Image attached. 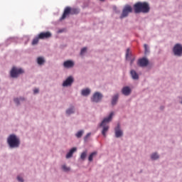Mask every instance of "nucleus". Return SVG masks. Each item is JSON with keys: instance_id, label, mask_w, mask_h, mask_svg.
Instances as JSON below:
<instances>
[{"instance_id": "1", "label": "nucleus", "mask_w": 182, "mask_h": 182, "mask_svg": "<svg viewBox=\"0 0 182 182\" xmlns=\"http://www.w3.org/2000/svg\"><path fill=\"white\" fill-rule=\"evenodd\" d=\"M134 14H149L150 12V5L144 1H139L134 4Z\"/></svg>"}, {"instance_id": "2", "label": "nucleus", "mask_w": 182, "mask_h": 182, "mask_svg": "<svg viewBox=\"0 0 182 182\" xmlns=\"http://www.w3.org/2000/svg\"><path fill=\"white\" fill-rule=\"evenodd\" d=\"M7 143L11 149H16L19 147L21 141L15 134H11L7 139Z\"/></svg>"}, {"instance_id": "3", "label": "nucleus", "mask_w": 182, "mask_h": 182, "mask_svg": "<svg viewBox=\"0 0 182 182\" xmlns=\"http://www.w3.org/2000/svg\"><path fill=\"white\" fill-rule=\"evenodd\" d=\"M113 112H111L108 117L105 118L102 123L100 124V127H103L102 131V134L104 136V137H106V133L109 132V125H107V123L112 121V118L113 117Z\"/></svg>"}, {"instance_id": "4", "label": "nucleus", "mask_w": 182, "mask_h": 182, "mask_svg": "<svg viewBox=\"0 0 182 182\" xmlns=\"http://www.w3.org/2000/svg\"><path fill=\"white\" fill-rule=\"evenodd\" d=\"M132 12H133V8H132V6L127 4L122 10V13L120 16V19H123V18H127V16H129V14H132Z\"/></svg>"}, {"instance_id": "5", "label": "nucleus", "mask_w": 182, "mask_h": 182, "mask_svg": "<svg viewBox=\"0 0 182 182\" xmlns=\"http://www.w3.org/2000/svg\"><path fill=\"white\" fill-rule=\"evenodd\" d=\"M22 73H23V70L16 67H13L10 72L11 77H18V76H19V75H22Z\"/></svg>"}, {"instance_id": "6", "label": "nucleus", "mask_w": 182, "mask_h": 182, "mask_svg": "<svg viewBox=\"0 0 182 182\" xmlns=\"http://www.w3.org/2000/svg\"><path fill=\"white\" fill-rule=\"evenodd\" d=\"M175 56L182 55V46L181 44H176L173 49Z\"/></svg>"}, {"instance_id": "7", "label": "nucleus", "mask_w": 182, "mask_h": 182, "mask_svg": "<svg viewBox=\"0 0 182 182\" xmlns=\"http://www.w3.org/2000/svg\"><path fill=\"white\" fill-rule=\"evenodd\" d=\"M103 97V95L100 92H95L92 97L91 98L92 102H95V103H99L100 100H102Z\"/></svg>"}, {"instance_id": "8", "label": "nucleus", "mask_w": 182, "mask_h": 182, "mask_svg": "<svg viewBox=\"0 0 182 182\" xmlns=\"http://www.w3.org/2000/svg\"><path fill=\"white\" fill-rule=\"evenodd\" d=\"M52 37V33L50 32H42L38 34V38L40 39H49V38Z\"/></svg>"}, {"instance_id": "9", "label": "nucleus", "mask_w": 182, "mask_h": 182, "mask_svg": "<svg viewBox=\"0 0 182 182\" xmlns=\"http://www.w3.org/2000/svg\"><path fill=\"white\" fill-rule=\"evenodd\" d=\"M68 15H72L71 8L69 6L65 9L63 16L60 18V21H63V19H66V17L68 16Z\"/></svg>"}, {"instance_id": "10", "label": "nucleus", "mask_w": 182, "mask_h": 182, "mask_svg": "<svg viewBox=\"0 0 182 182\" xmlns=\"http://www.w3.org/2000/svg\"><path fill=\"white\" fill-rule=\"evenodd\" d=\"M138 65L141 66V68H146V66L149 65V60L146 58H141L138 60Z\"/></svg>"}, {"instance_id": "11", "label": "nucleus", "mask_w": 182, "mask_h": 182, "mask_svg": "<svg viewBox=\"0 0 182 182\" xmlns=\"http://www.w3.org/2000/svg\"><path fill=\"white\" fill-rule=\"evenodd\" d=\"M73 83V77H68L63 83V86L65 87L66 86H70Z\"/></svg>"}, {"instance_id": "12", "label": "nucleus", "mask_w": 182, "mask_h": 182, "mask_svg": "<svg viewBox=\"0 0 182 182\" xmlns=\"http://www.w3.org/2000/svg\"><path fill=\"white\" fill-rule=\"evenodd\" d=\"M123 136V131L120 129V125L118 124L117 128L115 129V137H122Z\"/></svg>"}, {"instance_id": "13", "label": "nucleus", "mask_w": 182, "mask_h": 182, "mask_svg": "<svg viewBox=\"0 0 182 182\" xmlns=\"http://www.w3.org/2000/svg\"><path fill=\"white\" fill-rule=\"evenodd\" d=\"M63 66H64V68L69 69V68H73V66H75V63H73V61H72V60H67V61L64 62Z\"/></svg>"}, {"instance_id": "14", "label": "nucleus", "mask_w": 182, "mask_h": 182, "mask_svg": "<svg viewBox=\"0 0 182 182\" xmlns=\"http://www.w3.org/2000/svg\"><path fill=\"white\" fill-rule=\"evenodd\" d=\"M122 93L124 96H129L132 93V90L129 87H124L122 90Z\"/></svg>"}, {"instance_id": "15", "label": "nucleus", "mask_w": 182, "mask_h": 182, "mask_svg": "<svg viewBox=\"0 0 182 182\" xmlns=\"http://www.w3.org/2000/svg\"><path fill=\"white\" fill-rule=\"evenodd\" d=\"M119 100V94H117L112 97V105L114 106L117 105V101Z\"/></svg>"}, {"instance_id": "16", "label": "nucleus", "mask_w": 182, "mask_h": 182, "mask_svg": "<svg viewBox=\"0 0 182 182\" xmlns=\"http://www.w3.org/2000/svg\"><path fill=\"white\" fill-rule=\"evenodd\" d=\"M77 149L76 148H73L70 150V151L66 155V159H70L73 156V153L76 151Z\"/></svg>"}, {"instance_id": "17", "label": "nucleus", "mask_w": 182, "mask_h": 182, "mask_svg": "<svg viewBox=\"0 0 182 182\" xmlns=\"http://www.w3.org/2000/svg\"><path fill=\"white\" fill-rule=\"evenodd\" d=\"M130 73L132 79H134V80L139 79V75L137 74V73H136L134 70H132Z\"/></svg>"}, {"instance_id": "18", "label": "nucleus", "mask_w": 182, "mask_h": 182, "mask_svg": "<svg viewBox=\"0 0 182 182\" xmlns=\"http://www.w3.org/2000/svg\"><path fill=\"white\" fill-rule=\"evenodd\" d=\"M82 96H88V95H90V90L89 88L82 90Z\"/></svg>"}, {"instance_id": "19", "label": "nucleus", "mask_w": 182, "mask_h": 182, "mask_svg": "<svg viewBox=\"0 0 182 182\" xmlns=\"http://www.w3.org/2000/svg\"><path fill=\"white\" fill-rule=\"evenodd\" d=\"M37 63L38 65H43V63H45V59L42 57H39L37 58Z\"/></svg>"}, {"instance_id": "20", "label": "nucleus", "mask_w": 182, "mask_h": 182, "mask_svg": "<svg viewBox=\"0 0 182 182\" xmlns=\"http://www.w3.org/2000/svg\"><path fill=\"white\" fill-rule=\"evenodd\" d=\"M96 154H97V152H96V151L92 152L91 154H90V156L88 157L89 161H93V157H94V156H96Z\"/></svg>"}, {"instance_id": "21", "label": "nucleus", "mask_w": 182, "mask_h": 182, "mask_svg": "<svg viewBox=\"0 0 182 182\" xmlns=\"http://www.w3.org/2000/svg\"><path fill=\"white\" fill-rule=\"evenodd\" d=\"M39 39H41L39 38V36H38L37 37H36L35 38H33V41H32V45H38V42H39Z\"/></svg>"}, {"instance_id": "22", "label": "nucleus", "mask_w": 182, "mask_h": 182, "mask_svg": "<svg viewBox=\"0 0 182 182\" xmlns=\"http://www.w3.org/2000/svg\"><path fill=\"white\" fill-rule=\"evenodd\" d=\"M79 14V9L71 8V15H77Z\"/></svg>"}, {"instance_id": "23", "label": "nucleus", "mask_w": 182, "mask_h": 182, "mask_svg": "<svg viewBox=\"0 0 182 182\" xmlns=\"http://www.w3.org/2000/svg\"><path fill=\"white\" fill-rule=\"evenodd\" d=\"M83 130H80L78 132L76 133L75 136L76 137H77V139H80V137H82V136H83Z\"/></svg>"}, {"instance_id": "24", "label": "nucleus", "mask_w": 182, "mask_h": 182, "mask_svg": "<svg viewBox=\"0 0 182 182\" xmlns=\"http://www.w3.org/2000/svg\"><path fill=\"white\" fill-rule=\"evenodd\" d=\"M86 156H87V151H84L80 155L81 160H85L86 159Z\"/></svg>"}, {"instance_id": "25", "label": "nucleus", "mask_w": 182, "mask_h": 182, "mask_svg": "<svg viewBox=\"0 0 182 182\" xmlns=\"http://www.w3.org/2000/svg\"><path fill=\"white\" fill-rule=\"evenodd\" d=\"M151 159L152 160H157V159H159V154L154 153V154H152L151 156Z\"/></svg>"}, {"instance_id": "26", "label": "nucleus", "mask_w": 182, "mask_h": 182, "mask_svg": "<svg viewBox=\"0 0 182 182\" xmlns=\"http://www.w3.org/2000/svg\"><path fill=\"white\" fill-rule=\"evenodd\" d=\"M73 113H75V109L73 108H70L66 111L67 114H72Z\"/></svg>"}, {"instance_id": "27", "label": "nucleus", "mask_w": 182, "mask_h": 182, "mask_svg": "<svg viewBox=\"0 0 182 182\" xmlns=\"http://www.w3.org/2000/svg\"><path fill=\"white\" fill-rule=\"evenodd\" d=\"M62 169L63 170V171H69L70 170V168L66 166V165H63Z\"/></svg>"}, {"instance_id": "28", "label": "nucleus", "mask_w": 182, "mask_h": 182, "mask_svg": "<svg viewBox=\"0 0 182 182\" xmlns=\"http://www.w3.org/2000/svg\"><path fill=\"white\" fill-rule=\"evenodd\" d=\"M144 50H145V53H146V55H147V53H149V48H148V46H147V44H144Z\"/></svg>"}, {"instance_id": "29", "label": "nucleus", "mask_w": 182, "mask_h": 182, "mask_svg": "<svg viewBox=\"0 0 182 182\" xmlns=\"http://www.w3.org/2000/svg\"><path fill=\"white\" fill-rule=\"evenodd\" d=\"M20 100H24V99H23V98H20V99L15 98V99H14V102H15V103H16L17 105H19V101H20Z\"/></svg>"}, {"instance_id": "30", "label": "nucleus", "mask_w": 182, "mask_h": 182, "mask_svg": "<svg viewBox=\"0 0 182 182\" xmlns=\"http://www.w3.org/2000/svg\"><path fill=\"white\" fill-rule=\"evenodd\" d=\"M86 50H87V48H82V50L80 51V55L85 54L86 53Z\"/></svg>"}, {"instance_id": "31", "label": "nucleus", "mask_w": 182, "mask_h": 182, "mask_svg": "<svg viewBox=\"0 0 182 182\" xmlns=\"http://www.w3.org/2000/svg\"><path fill=\"white\" fill-rule=\"evenodd\" d=\"M129 55H130V48H127V53H126L127 59V58H129Z\"/></svg>"}, {"instance_id": "32", "label": "nucleus", "mask_w": 182, "mask_h": 182, "mask_svg": "<svg viewBox=\"0 0 182 182\" xmlns=\"http://www.w3.org/2000/svg\"><path fill=\"white\" fill-rule=\"evenodd\" d=\"M33 93H34V95H36V93H39V89L35 88L33 90Z\"/></svg>"}, {"instance_id": "33", "label": "nucleus", "mask_w": 182, "mask_h": 182, "mask_svg": "<svg viewBox=\"0 0 182 182\" xmlns=\"http://www.w3.org/2000/svg\"><path fill=\"white\" fill-rule=\"evenodd\" d=\"M17 180H18V181H21V182H23V178H22V177H21V176H18V177H17Z\"/></svg>"}, {"instance_id": "34", "label": "nucleus", "mask_w": 182, "mask_h": 182, "mask_svg": "<svg viewBox=\"0 0 182 182\" xmlns=\"http://www.w3.org/2000/svg\"><path fill=\"white\" fill-rule=\"evenodd\" d=\"M90 133L87 134V135L85 136V140H87L88 137H90Z\"/></svg>"}, {"instance_id": "35", "label": "nucleus", "mask_w": 182, "mask_h": 182, "mask_svg": "<svg viewBox=\"0 0 182 182\" xmlns=\"http://www.w3.org/2000/svg\"><path fill=\"white\" fill-rule=\"evenodd\" d=\"M133 62H134V60H131V65L133 64Z\"/></svg>"}, {"instance_id": "36", "label": "nucleus", "mask_w": 182, "mask_h": 182, "mask_svg": "<svg viewBox=\"0 0 182 182\" xmlns=\"http://www.w3.org/2000/svg\"><path fill=\"white\" fill-rule=\"evenodd\" d=\"M100 1H105V0H100Z\"/></svg>"}]
</instances>
